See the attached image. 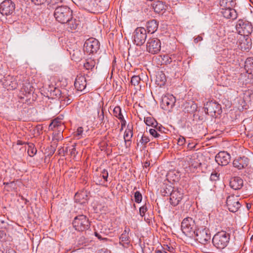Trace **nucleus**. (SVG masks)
Returning a JSON list of instances; mask_svg holds the SVG:
<instances>
[{
	"instance_id": "obj_64",
	"label": "nucleus",
	"mask_w": 253,
	"mask_h": 253,
	"mask_svg": "<svg viewBox=\"0 0 253 253\" xmlns=\"http://www.w3.org/2000/svg\"><path fill=\"white\" fill-rule=\"evenodd\" d=\"M155 253H167L165 251H162L160 250H157L156 251Z\"/></svg>"
},
{
	"instance_id": "obj_32",
	"label": "nucleus",
	"mask_w": 253,
	"mask_h": 253,
	"mask_svg": "<svg viewBox=\"0 0 253 253\" xmlns=\"http://www.w3.org/2000/svg\"><path fill=\"white\" fill-rule=\"evenodd\" d=\"M173 189H174V188L172 187L171 186L169 185H166L164 187L162 192L163 193V195L164 196H169V195L170 196Z\"/></svg>"
},
{
	"instance_id": "obj_57",
	"label": "nucleus",
	"mask_w": 253,
	"mask_h": 253,
	"mask_svg": "<svg viewBox=\"0 0 253 253\" xmlns=\"http://www.w3.org/2000/svg\"><path fill=\"white\" fill-rule=\"evenodd\" d=\"M195 146L196 145H194V144L193 143H189L187 145V147L188 148H189L190 150H192L194 148H195Z\"/></svg>"
},
{
	"instance_id": "obj_23",
	"label": "nucleus",
	"mask_w": 253,
	"mask_h": 253,
	"mask_svg": "<svg viewBox=\"0 0 253 253\" xmlns=\"http://www.w3.org/2000/svg\"><path fill=\"white\" fill-rule=\"evenodd\" d=\"M220 5L221 9L234 7L236 4L234 0H220Z\"/></svg>"
},
{
	"instance_id": "obj_33",
	"label": "nucleus",
	"mask_w": 253,
	"mask_h": 253,
	"mask_svg": "<svg viewBox=\"0 0 253 253\" xmlns=\"http://www.w3.org/2000/svg\"><path fill=\"white\" fill-rule=\"evenodd\" d=\"M241 48L245 50H249L252 47V42L251 40L246 39L240 44Z\"/></svg>"
},
{
	"instance_id": "obj_1",
	"label": "nucleus",
	"mask_w": 253,
	"mask_h": 253,
	"mask_svg": "<svg viewBox=\"0 0 253 253\" xmlns=\"http://www.w3.org/2000/svg\"><path fill=\"white\" fill-rule=\"evenodd\" d=\"M54 16L58 22L65 24L72 18V11L67 6H58L54 10Z\"/></svg>"
},
{
	"instance_id": "obj_27",
	"label": "nucleus",
	"mask_w": 253,
	"mask_h": 253,
	"mask_svg": "<svg viewBox=\"0 0 253 253\" xmlns=\"http://www.w3.org/2000/svg\"><path fill=\"white\" fill-rule=\"evenodd\" d=\"M62 119L59 117L54 119L49 125V127L53 129L55 127L63 126V123L62 122Z\"/></svg>"
},
{
	"instance_id": "obj_11",
	"label": "nucleus",
	"mask_w": 253,
	"mask_h": 253,
	"mask_svg": "<svg viewBox=\"0 0 253 253\" xmlns=\"http://www.w3.org/2000/svg\"><path fill=\"white\" fill-rule=\"evenodd\" d=\"M160 40L156 38H150L146 43V50L153 54L158 53L161 50Z\"/></svg>"
},
{
	"instance_id": "obj_55",
	"label": "nucleus",
	"mask_w": 253,
	"mask_h": 253,
	"mask_svg": "<svg viewBox=\"0 0 253 253\" xmlns=\"http://www.w3.org/2000/svg\"><path fill=\"white\" fill-rule=\"evenodd\" d=\"M203 40V38L201 35H198L196 38H195L194 40V42L195 43H198L199 42L202 41Z\"/></svg>"
},
{
	"instance_id": "obj_10",
	"label": "nucleus",
	"mask_w": 253,
	"mask_h": 253,
	"mask_svg": "<svg viewBox=\"0 0 253 253\" xmlns=\"http://www.w3.org/2000/svg\"><path fill=\"white\" fill-rule=\"evenodd\" d=\"M15 9V4L11 0H5L0 4V12L2 15H12Z\"/></svg>"
},
{
	"instance_id": "obj_24",
	"label": "nucleus",
	"mask_w": 253,
	"mask_h": 253,
	"mask_svg": "<svg viewBox=\"0 0 253 253\" xmlns=\"http://www.w3.org/2000/svg\"><path fill=\"white\" fill-rule=\"evenodd\" d=\"M153 7L155 12L159 13L166 10V5L162 1L157 0L153 3Z\"/></svg>"
},
{
	"instance_id": "obj_35",
	"label": "nucleus",
	"mask_w": 253,
	"mask_h": 253,
	"mask_svg": "<svg viewBox=\"0 0 253 253\" xmlns=\"http://www.w3.org/2000/svg\"><path fill=\"white\" fill-rule=\"evenodd\" d=\"M245 67L248 70H253V58L252 57L248 58L245 62Z\"/></svg>"
},
{
	"instance_id": "obj_42",
	"label": "nucleus",
	"mask_w": 253,
	"mask_h": 253,
	"mask_svg": "<svg viewBox=\"0 0 253 253\" xmlns=\"http://www.w3.org/2000/svg\"><path fill=\"white\" fill-rule=\"evenodd\" d=\"M98 119L99 121L100 122V124H104L105 122L106 119L104 117V111L103 109H102L101 112L100 114H99V112H98Z\"/></svg>"
},
{
	"instance_id": "obj_58",
	"label": "nucleus",
	"mask_w": 253,
	"mask_h": 253,
	"mask_svg": "<svg viewBox=\"0 0 253 253\" xmlns=\"http://www.w3.org/2000/svg\"><path fill=\"white\" fill-rule=\"evenodd\" d=\"M97 253H110V251L107 250L101 249L98 251Z\"/></svg>"
},
{
	"instance_id": "obj_46",
	"label": "nucleus",
	"mask_w": 253,
	"mask_h": 253,
	"mask_svg": "<svg viewBox=\"0 0 253 253\" xmlns=\"http://www.w3.org/2000/svg\"><path fill=\"white\" fill-rule=\"evenodd\" d=\"M147 211V208L146 205L141 207L139 208V213L141 216H143L145 215V212Z\"/></svg>"
},
{
	"instance_id": "obj_25",
	"label": "nucleus",
	"mask_w": 253,
	"mask_h": 253,
	"mask_svg": "<svg viewBox=\"0 0 253 253\" xmlns=\"http://www.w3.org/2000/svg\"><path fill=\"white\" fill-rule=\"evenodd\" d=\"M119 243L124 248H127L130 244V238L129 237V235L121 234V235L120 237Z\"/></svg>"
},
{
	"instance_id": "obj_22",
	"label": "nucleus",
	"mask_w": 253,
	"mask_h": 253,
	"mask_svg": "<svg viewBox=\"0 0 253 253\" xmlns=\"http://www.w3.org/2000/svg\"><path fill=\"white\" fill-rule=\"evenodd\" d=\"M133 126L132 125L128 124L127 126V128L126 129L124 135V138L126 144H127V142H130L131 141V138L133 136Z\"/></svg>"
},
{
	"instance_id": "obj_40",
	"label": "nucleus",
	"mask_w": 253,
	"mask_h": 253,
	"mask_svg": "<svg viewBox=\"0 0 253 253\" xmlns=\"http://www.w3.org/2000/svg\"><path fill=\"white\" fill-rule=\"evenodd\" d=\"M135 202L137 203H140L142 199V196L139 191H136L134 194Z\"/></svg>"
},
{
	"instance_id": "obj_18",
	"label": "nucleus",
	"mask_w": 253,
	"mask_h": 253,
	"mask_svg": "<svg viewBox=\"0 0 253 253\" xmlns=\"http://www.w3.org/2000/svg\"><path fill=\"white\" fill-rule=\"evenodd\" d=\"M220 13L226 19L234 20L237 18V13L233 7L220 9Z\"/></svg>"
},
{
	"instance_id": "obj_50",
	"label": "nucleus",
	"mask_w": 253,
	"mask_h": 253,
	"mask_svg": "<svg viewBox=\"0 0 253 253\" xmlns=\"http://www.w3.org/2000/svg\"><path fill=\"white\" fill-rule=\"evenodd\" d=\"M163 60L166 64H170L172 62L171 58L168 55H164L163 58Z\"/></svg>"
},
{
	"instance_id": "obj_16",
	"label": "nucleus",
	"mask_w": 253,
	"mask_h": 253,
	"mask_svg": "<svg viewBox=\"0 0 253 253\" xmlns=\"http://www.w3.org/2000/svg\"><path fill=\"white\" fill-rule=\"evenodd\" d=\"M183 193L182 190L180 189H173L170 196V203L173 206L178 205L183 198Z\"/></svg>"
},
{
	"instance_id": "obj_54",
	"label": "nucleus",
	"mask_w": 253,
	"mask_h": 253,
	"mask_svg": "<svg viewBox=\"0 0 253 253\" xmlns=\"http://www.w3.org/2000/svg\"><path fill=\"white\" fill-rule=\"evenodd\" d=\"M121 122V129H123V127L126 126V121L125 120L124 117H122L121 118L119 119Z\"/></svg>"
},
{
	"instance_id": "obj_7",
	"label": "nucleus",
	"mask_w": 253,
	"mask_h": 253,
	"mask_svg": "<svg viewBox=\"0 0 253 253\" xmlns=\"http://www.w3.org/2000/svg\"><path fill=\"white\" fill-rule=\"evenodd\" d=\"M194 235H195V240L203 245H206L210 242L211 234L206 228L198 229Z\"/></svg>"
},
{
	"instance_id": "obj_52",
	"label": "nucleus",
	"mask_w": 253,
	"mask_h": 253,
	"mask_svg": "<svg viewBox=\"0 0 253 253\" xmlns=\"http://www.w3.org/2000/svg\"><path fill=\"white\" fill-rule=\"evenodd\" d=\"M83 132V128L82 127H79L76 131V135L77 136H80L82 135Z\"/></svg>"
},
{
	"instance_id": "obj_17",
	"label": "nucleus",
	"mask_w": 253,
	"mask_h": 253,
	"mask_svg": "<svg viewBox=\"0 0 253 253\" xmlns=\"http://www.w3.org/2000/svg\"><path fill=\"white\" fill-rule=\"evenodd\" d=\"M250 160L246 157L243 156L236 158L233 162L234 167L241 169L246 168L249 164Z\"/></svg>"
},
{
	"instance_id": "obj_36",
	"label": "nucleus",
	"mask_w": 253,
	"mask_h": 253,
	"mask_svg": "<svg viewBox=\"0 0 253 253\" xmlns=\"http://www.w3.org/2000/svg\"><path fill=\"white\" fill-rule=\"evenodd\" d=\"M145 123L146 125L154 127L157 124L156 120L152 117H147L144 119Z\"/></svg>"
},
{
	"instance_id": "obj_48",
	"label": "nucleus",
	"mask_w": 253,
	"mask_h": 253,
	"mask_svg": "<svg viewBox=\"0 0 253 253\" xmlns=\"http://www.w3.org/2000/svg\"><path fill=\"white\" fill-rule=\"evenodd\" d=\"M164 249L165 251H168L171 253H174L175 252V249L173 247L168 245H164Z\"/></svg>"
},
{
	"instance_id": "obj_51",
	"label": "nucleus",
	"mask_w": 253,
	"mask_h": 253,
	"mask_svg": "<svg viewBox=\"0 0 253 253\" xmlns=\"http://www.w3.org/2000/svg\"><path fill=\"white\" fill-rule=\"evenodd\" d=\"M102 177L106 181H107L108 177V173L107 170L104 169L102 171Z\"/></svg>"
},
{
	"instance_id": "obj_8",
	"label": "nucleus",
	"mask_w": 253,
	"mask_h": 253,
	"mask_svg": "<svg viewBox=\"0 0 253 253\" xmlns=\"http://www.w3.org/2000/svg\"><path fill=\"white\" fill-rule=\"evenodd\" d=\"M100 42L97 39L91 38L85 41L84 50L88 54H94L100 49Z\"/></svg>"
},
{
	"instance_id": "obj_62",
	"label": "nucleus",
	"mask_w": 253,
	"mask_h": 253,
	"mask_svg": "<svg viewBox=\"0 0 253 253\" xmlns=\"http://www.w3.org/2000/svg\"><path fill=\"white\" fill-rule=\"evenodd\" d=\"M5 235V232L2 230H0V239L2 238Z\"/></svg>"
},
{
	"instance_id": "obj_47",
	"label": "nucleus",
	"mask_w": 253,
	"mask_h": 253,
	"mask_svg": "<svg viewBox=\"0 0 253 253\" xmlns=\"http://www.w3.org/2000/svg\"><path fill=\"white\" fill-rule=\"evenodd\" d=\"M76 143H74L72 146V148L69 150L70 155L71 156H76V155L78 154V152L76 149Z\"/></svg>"
},
{
	"instance_id": "obj_15",
	"label": "nucleus",
	"mask_w": 253,
	"mask_h": 253,
	"mask_svg": "<svg viewBox=\"0 0 253 253\" xmlns=\"http://www.w3.org/2000/svg\"><path fill=\"white\" fill-rule=\"evenodd\" d=\"M230 155L225 151H220L215 157L216 162L220 166H226L230 161Z\"/></svg>"
},
{
	"instance_id": "obj_9",
	"label": "nucleus",
	"mask_w": 253,
	"mask_h": 253,
	"mask_svg": "<svg viewBox=\"0 0 253 253\" xmlns=\"http://www.w3.org/2000/svg\"><path fill=\"white\" fill-rule=\"evenodd\" d=\"M133 42L137 46L142 45L147 38L146 30L143 27L137 28L133 35Z\"/></svg>"
},
{
	"instance_id": "obj_44",
	"label": "nucleus",
	"mask_w": 253,
	"mask_h": 253,
	"mask_svg": "<svg viewBox=\"0 0 253 253\" xmlns=\"http://www.w3.org/2000/svg\"><path fill=\"white\" fill-rule=\"evenodd\" d=\"M219 175L217 172L214 171L211 173L210 179L212 181H217L219 179Z\"/></svg>"
},
{
	"instance_id": "obj_56",
	"label": "nucleus",
	"mask_w": 253,
	"mask_h": 253,
	"mask_svg": "<svg viewBox=\"0 0 253 253\" xmlns=\"http://www.w3.org/2000/svg\"><path fill=\"white\" fill-rule=\"evenodd\" d=\"M80 195H79L78 193H76V195H75V202L76 203H79L80 204H83L84 203V202H81L80 201H79V199H78V197H79Z\"/></svg>"
},
{
	"instance_id": "obj_45",
	"label": "nucleus",
	"mask_w": 253,
	"mask_h": 253,
	"mask_svg": "<svg viewBox=\"0 0 253 253\" xmlns=\"http://www.w3.org/2000/svg\"><path fill=\"white\" fill-rule=\"evenodd\" d=\"M154 128L157 129V131L160 133L161 135L162 134L165 133V130L166 129L165 127L162 126V125H158V123L155 126Z\"/></svg>"
},
{
	"instance_id": "obj_53",
	"label": "nucleus",
	"mask_w": 253,
	"mask_h": 253,
	"mask_svg": "<svg viewBox=\"0 0 253 253\" xmlns=\"http://www.w3.org/2000/svg\"><path fill=\"white\" fill-rule=\"evenodd\" d=\"M36 4L39 5L44 3L46 0H31Z\"/></svg>"
},
{
	"instance_id": "obj_39",
	"label": "nucleus",
	"mask_w": 253,
	"mask_h": 253,
	"mask_svg": "<svg viewBox=\"0 0 253 253\" xmlns=\"http://www.w3.org/2000/svg\"><path fill=\"white\" fill-rule=\"evenodd\" d=\"M149 141L150 139L149 137L145 135L144 134H143L141 136V139L139 140V143H140L143 146H144V148H145L146 147V144Z\"/></svg>"
},
{
	"instance_id": "obj_49",
	"label": "nucleus",
	"mask_w": 253,
	"mask_h": 253,
	"mask_svg": "<svg viewBox=\"0 0 253 253\" xmlns=\"http://www.w3.org/2000/svg\"><path fill=\"white\" fill-rule=\"evenodd\" d=\"M186 142L185 139L183 136H180V137L177 139V144L179 146H183L185 144Z\"/></svg>"
},
{
	"instance_id": "obj_19",
	"label": "nucleus",
	"mask_w": 253,
	"mask_h": 253,
	"mask_svg": "<svg viewBox=\"0 0 253 253\" xmlns=\"http://www.w3.org/2000/svg\"><path fill=\"white\" fill-rule=\"evenodd\" d=\"M74 85L79 91H82L85 88L86 85V79L84 76H78L75 80Z\"/></svg>"
},
{
	"instance_id": "obj_29",
	"label": "nucleus",
	"mask_w": 253,
	"mask_h": 253,
	"mask_svg": "<svg viewBox=\"0 0 253 253\" xmlns=\"http://www.w3.org/2000/svg\"><path fill=\"white\" fill-rule=\"evenodd\" d=\"M72 59L76 62L80 61L82 59V53L79 50H73V53H70Z\"/></svg>"
},
{
	"instance_id": "obj_21",
	"label": "nucleus",
	"mask_w": 253,
	"mask_h": 253,
	"mask_svg": "<svg viewBox=\"0 0 253 253\" xmlns=\"http://www.w3.org/2000/svg\"><path fill=\"white\" fill-rule=\"evenodd\" d=\"M146 27L148 33L153 34L158 29V22L155 19L149 21L147 22Z\"/></svg>"
},
{
	"instance_id": "obj_5",
	"label": "nucleus",
	"mask_w": 253,
	"mask_h": 253,
	"mask_svg": "<svg viewBox=\"0 0 253 253\" xmlns=\"http://www.w3.org/2000/svg\"><path fill=\"white\" fill-rule=\"evenodd\" d=\"M73 225L76 230L82 232L90 227V222L85 215L81 214L74 218Z\"/></svg>"
},
{
	"instance_id": "obj_38",
	"label": "nucleus",
	"mask_w": 253,
	"mask_h": 253,
	"mask_svg": "<svg viewBox=\"0 0 253 253\" xmlns=\"http://www.w3.org/2000/svg\"><path fill=\"white\" fill-rule=\"evenodd\" d=\"M149 132L151 135L155 138H160L161 139H164L163 136L159 133L155 128H150L149 129Z\"/></svg>"
},
{
	"instance_id": "obj_59",
	"label": "nucleus",
	"mask_w": 253,
	"mask_h": 253,
	"mask_svg": "<svg viewBox=\"0 0 253 253\" xmlns=\"http://www.w3.org/2000/svg\"><path fill=\"white\" fill-rule=\"evenodd\" d=\"M129 231V228L126 227L124 232L122 234H125L126 235H128Z\"/></svg>"
},
{
	"instance_id": "obj_41",
	"label": "nucleus",
	"mask_w": 253,
	"mask_h": 253,
	"mask_svg": "<svg viewBox=\"0 0 253 253\" xmlns=\"http://www.w3.org/2000/svg\"><path fill=\"white\" fill-rule=\"evenodd\" d=\"M140 81V78L138 76H133L131 79V84L134 86L138 84Z\"/></svg>"
},
{
	"instance_id": "obj_2",
	"label": "nucleus",
	"mask_w": 253,
	"mask_h": 253,
	"mask_svg": "<svg viewBox=\"0 0 253 253\" xmlns=\"http://www.w3.org/2000/svg\"><path fill=\"white\" fill-rule=\"evenodd\" d=\"M230 237V234L224 231L217 232L212 240L213 246L218 249H224L229 243Z\"/></svg>"
},
{
	"instance_id": "obj_30",
	"label": "nucleus",
	"mask_w": 253,
	"mask_h": 253,
	"mask_svg": "<svg viewBox=\"0 0 253 253\" xmlns=\"http://www.w3.org/2000/svg\"><path fill=\"white\" fill-rule=\"evenodd\" d=\"M190 163L191 166L195 168H197L201 165L200 160L198 158V156H193L190 158Z\"/></svg>"
},
{
	"instance_id": "obj_63",
	"label": "nucleus",
	"mask_w": 253,
	"mask_h": 253,
	"mask_svg": "<svg viewBox=\"0 0 253 253\" xmlns=\"http://www.w3.org/2000/svg\"><path fill=\"white\" fill-rule=\"evenodd\" d=\"M26 144V142H23V141H21V140H18V141H17V145H23V144Z\"/></svg>"
},
{
	"instance_id": "obj_28",
	"label": "nucleus",
	"mask_w": 253,
	"mask_h": 253,
	"mask_svg": "<svg viewBox=\"0 0 253 253\" xmlns=\"http://www.w3.org/2000/svg\"><path fill=\"white\" fill-rule=\"evenodd\" d=\"M95 64V61L90 58L86 60L84 66L86 70H91L94 67Z\"/></svg>"
},
{
	"instance_id": "obj_26",
	"label": "nucleus",
	"mask_w": 253,
	"mask_h": 253,
	"mask_svg": "<svg viewBox=\"0 0 253 253\" xmlns=\"http://www.w3.org/2000/svg\"><path fill=\"white\" fill-rule=\"evenodd\" d=\"M67 28L69 31H73L77 29L78 26V21L75 19H73V17L67 21Z\"/></svg>"
},
{
	"instance_id": "obj_14",
	"label": "nucleus",
	"mask_w": 253,
	"mask_h": 253,
	"mask_svg": "<svg viewBox=\"0 0 253 253\" xmlns=\"http://www.w3.org/2000/svg\"><path fill=\"white\" fill-rule=\"evenodd\" d=\"M226 205L229 211L232 212L237 211L241 206L238 198L234 195L229 196L227 198Z\"/></svg>"
},
{
	"instance_id": "obj_60",
	"label": "nucleus",
	"mask_w": 253,
	"mask_h": 253,
	"mask_svg": "<svg viewBox=\"0 0 253 253\" xmlns=\"http://www.w3.org/2000/svg\"><path fill=\"white\" fill-rule=\"evenodd\" d=\"M173 66H175V67L174 68V69L175 70V73H174V76H175L176 74V73L179 72V71L178 70V69H179V68L178 67V64H177V62H176V64H174Z\"/></svg>"
},
{
	"instance_id": "obj_31",
	"label": "nucleus",
	"mask_w": 253,
	"mask_h": 253,
	"mask_svg": "<svg viewBox=\"0 0 253 253\" xmlns=\"http://www.w3.org/2000/svg\"><path fill=\"white\" fill-rule=\"evenodd\" d=\"M28 145V153L30 157H33L37 153V150L32 143H27Z\"/></svg>"
},
{
	"instance_id": "obj_6",
	"label": "nucleus",
	"mask_w": 253,
	"mask_h": 253,
	"mask_svg": "<svg viewBox=\"0 0 253 253\" xmlns=\"http://www.w3.org/2000/svg\"><path fill=\"white\" fill-rule=\"evenodd\" d=\"M205 112L212 117L216 118L222 112L220 105L215 101H209L204 105Z\"/></svg>"
},
{
	"instance_id": "obj_61",
	"label": "nucleus",
	"mask_w": 253,
	"mask_h": 253,
	"mask_svg": "<svg viewBox=\"0 0 253 253\" xmlns=\"http://www.w3.org/2000/svg\"><path fill=\"white\" fill-rule=\"evenodd\" d=\"M191 108H193L192 110L190 111V112H193L196 109V105L194 104H192V105H191ZM188 112L189 111V110H187Z\"/></svg>"
},
{
	"instance_id": "obj_12",
	"label": "nucleus",
	"mask_w": 253,
	"mask_h": 253,
	"mask_svg": "<svg viewBox=\"0 0 253 253\" xmlns=\"http://www.w3.org/2000/svg\"><path fill=\"white\" fill-rule=\"evenodd\" d=\"M175 97L173 95L167 94L162 97L161 106L163 109L170 111L175 105Z\"/></svg>"
},
{
	"instance_id": "obj_4",
	"label": "nucleus",
	"mask_w": 253,
	"mask_h": 253,
	"mask_svg": "<svg viewBox=\"0 0 253 253\" xmlns=\"http://www.w3.org/2000/svg\"><path fill=\"white\" fill-rule=\"evenodd\" d=\"M236 29L238 34L248 36L253 32V26L249 21L241 19L238 20L237 22Z\"/></svg>"
},
{
	"instance_id": "obj_20",
	"label": "nucleus",
	"mask_w": 253,
	"mask_h": 253,
	"mask_svg": "<svg viewBox=\"0 0 253 253\" xmlns=\"http://www.w3.org/2000/svg\"><path fill=\"white\" fill-rule=\"evenodd\" d=\"M229 184L233 189L238 190L243 186V180L240 177H234L231 179Z\"/></svg>"
},
{
	"instance_id": "obj_34",
	"label": "nucleus",
	"mask_w": 253,
	"mask_h": 253,
	"mask_svg": "<svg viewBox=\"0 0 253 253\" xmlns=\"http://www.w3.org/2000/svg\"><path fill=\"white\" fill-rule=\"evenodd\" d=\"M166 81V76L163 72L159 73L156 76V82H160L159 84L160 85L164 84Z\"/></svg>"
},
{
	"instance_id": "obj_13",
	"label": "nucleus",
	"mask_w": 253,
	"mask_h": 253,
	"mask_svg": "<svg viewBox=\"0 0 253 253\" xmlns=\"http://www.w3.org/2000/svg\"><path fill=\"white\" fill-rule=\"evenodd\" d=\"M3 87L7 90H13L17 88L18 84L16 80L12 76L7 75L0 79Z\"/></svg>"
},
{
	"instance_id": "obj_3",
	"label": "nucleus",
	"mask_w": 253,
	"mask_h": 253,
	"mask_svg": "<svg viewBox=\"0 0 253 253\" xmlns=\"http://www.w3.org/2000/svg\"><path fill=\"white\" fill-rule=\"evenodd\" d=\"M181 226L183 233L189 237H193L197 230L195 220L189 217L183 220Z\"/></svg>"
},
{
	"instance_id": "obj_37",
	"label": "nucleus",
	"mask_w": 253,
	"mask_h": 253,
	"mask_svg": "<svg viewBox=\"0 0 253 253\" xmlns=\"http://www.w3.org/2000/svg\"><path fill=\"white\" fill-rule=\"evenodd\" d=\"M113 115L115 117H117L118 119L124 117L122 113L121 109L120 106H116L114 108Z\"/></svg>"
},
{
	"instance_id": "obj_43",
	"label": "nucleus",
	"mask_w": 253,
	"mask_h": 253,
	"mask_svg": "<svg viewBox=\"0 0 253 253\" xmlns=\"http://www.w3.org/2000/svg\"><path fill=\"white\" fill-rule=\"evenodd\" d=\"M94 235L98 239L100 240L106 241L107 240V238L104 237L105 236V234H102V232L100 233L96 231L94 232Z\"/></svg>"
}]
</instances>
